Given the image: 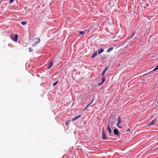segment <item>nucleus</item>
I'll use <instances>...</instances> for the list:
<instances>
[{"instance_id": "f257e3e1", "label": "nucleus", "mask_w": 158, "mask_h": 158, "mask_svg": "<svg viewBox=\"0 0 158 158\" xmlns=\"http://www.w3.org/2000/svg\"><path fill=\"white\" fill-rule=\"evenodd\" d=\"M10 38L15 42H17L18 38V35L17 34H11L10 35Z\"/></svg>"}, {"instance_id": "f03ea898", "label": "nucleus", "mask_w": 158, "mask_h": 158, "mask_svg": "<svg viewBox=\"0 0 158 158\" xmlns=\"http://www.w3.org/2000/svg\"><path fill=\"white\" fill-rule=\"evenodd\" d=\"M118 121L116 124V126H117L119 128H122L123 127L121 126L122 122L121 120V118L118 117Z\"/></svg>"}, {"instance_id": "7ed1b4c3", "label": "nucleus", "mask_w": 158, "mask_h": 158, "mask_svg": "<svg viewBox=\"0 0 158 158\" xmlns=\"http://www.w3.org/2000/svg\"><path fill=\"white\" fill-rule=\"evenodd\" d=\"M102 138L103 139H107V136L105 133L104 131V129L102 130Z\"/></svg>"}, {"instance_id": "20e7f679", "label": "nucleus", "mask_w": 158, "mask_h": 158, "mask_svg": "<svg viewBox=\"0 0 158 158\" xmlns=\"http://www.w3.org/2000/svg\"><path fill=\"white\" fill-rule=\"evenodd\" d=\"M35 40H36V42H35L32 45V46H36L37 44L39 43L40 41V39L39 38H36Z\"/></svg>"}, {"instance_id": "39448f33", "label": "nucleus", "mask_w": 158, "mask_h": 158, "mask_svg": "<svg viewBox=\"0 0 158 158\" xmlns=\"http://www.w3.org/2000/svg\"><path fill=\"white\" fill-rule=\"evenodd\" d=\"M105 81V76H103V77H102L101 82L98 84V85L100 86L102 84L104 83Z\"/></svg>"}, {"instance_id": "423d86ee", "label": "nucleus", "mask_w": 158, "mask_h": 158, "mask_svg": "<svg viewBox=\"0 0 158 158\" xmlns=\"http://www.w3.org/2000/svg\"><path fill=\"white\" fill-rule=\"evenodd\" d=\"M119 132L117 129H114V133L115 135H118Z\"/></svg>"}, {"instance_id": "0eeeda50", "label": "nucleus", "mask_w": 158, "mask_h": 158, "mask_svg": "<svg viewBox=\"0 0 158 158\" xmlns=\"http://www.w3.org/2000/svg\"><path fill=\"white\" fill-rule=\"evenodd\" d=\"M155 121V120L154 119V120L152 121L150 123H148V126H151V125H154V124L155 123V122H154Z\"/></svg>"}, {"instance_id": "6e6552de", "label": "nucleus", "mask_w": 158, "mask_h": 158, "mask_svg": "<svg viewBox=\"0 0 158 158\" xmlns=\"http://www.w3.org/2000/svg\"><path fill=\"white\" fill-rule=\"evenodd\" d=\"M53 64V61H52L49 64V66L48 68V69H50L51 67L52 66Z\"/></svg>"}, {"instance_id": "1a4fd4ad", "label": "nucleus", "mask_w": 158, "mask_h": 158, "mask_svg": "<svg viewBox=\"0 0 158 158\" xmlns=\"http://www.w3.org/2000/svg\"><path fill=\"white\" fill-rule=\"evenodd\" d=\"M81 117V115H79L78 116H76L75 118H73L72 120L73 121H74L77 119L78 118H79Z\"/></svg>"}, {"instance_id": "9d476101", "label": "nucleus", "mask_w": 158, "mask_h": 158, "mask_svg": "<svg viewBox=\"0 0 158 158\" xmlns=\"http://www.w3.org/2000/svg\"><path fill=\"white\" fill-rule=\"evenodd\" d=\"M107 129L109 131V134H110L111 132V131L109 124H108V125Z\"/></svg>"}, {"instance_id": "9b49d317", "label": "nucleus", "mask_w": 158, "mask_h": 158, "mask_svg": "<svg viewBox=\"0 0 158 158\" xmlns=\"http://www.w3.org/2000/svg\"><path fill=\"white\" fill-rule=\"evenodd\" d=\"M97 55V52H94L91 58L92 59L94 58Z\"/></svg>"}, {"instance_id": "f8f14e48", "label": "nucleus", "mask_w": 158, "mask_h": 158, "mask_svg": "<svg viewBox=\"0 0 158 158\" xmlns=\"http://www.w3.org/2000/svg\"><path fill=\"white\" fill-rule=\"evenodd\" d=\"M113 49V47H111L109 48H108L106 51V52L107 53H109L111 51H112Z\"/></svg>"}, {"instance_id": "ddd939ff", "label": "nucleus", "mask_w": 158, "mask_h": 158, "mask_svg": "<svg viewBox=\"0 0 158 158\" xmlns=\"http://www.w3.org/2000/svg\"><path fill=\"white\" fill-rule=\"evenodd\" d=\"M104 49L102 48H100L98 51V53L100 54V53L104 51Z\"/></svg>"}, {"instance_id": "4468645a", "label": "nucleus", "mask_w": 158, "mask_h": 158, "mask_svg": "<svg viewBox=\"0 0 158 158\" xmlns=\"http://www.w3.org/2000/svg\"><path fill=\"white\" fill-rule=\"evenodd\" d=\"M108 68V67H107L102 72V77H103V76H104V74L105 73V72L106 71V70Z\"/></svg>"}, {"instance_id": "2eb2a0df", "label": "nucleus", "mask_w": 158, "mask_h": 158, "mask_svg": "<svg viewBox=\"0 0 158 158\" xmlns=\"http://www.w3.org/2000/svg\"><path fill=\"white\" fill-rule=\"evenodd\" d=\"M94 98H93V99H92V101L91 102V103H90L88 105L86 106V108L88 107V106H89L90 104H91V103H92V102H93V100H94Z\"/></svg>"}, {"instance_id": "dca6fc26", "label": "nucleus", "mask_w": 158, "mask_h": 158, "mask_svg": "<svg viewBox=\"0 0 158 158\" xmlns=\"http://www.w3.org/2000/svg\"><path fill=\"white\" fill-rule=\"evenodd\" d=\"M21 24L23 25H26L27 23L24 21H22L21 23Z\"/></svg>"}, {"instance_id": "f3484780", "label": "nucleus", "mask_w": 158, "mask_h": 158, "mask_svg": "<svg viewBox=\"0 0 158 158\" xmlns=\"http://www.w3.org/2000/svg\"><path fill=\"white\" fill-rule=\"evenodd\" d=\"M79 33L80 35H81L84 34L85 33V32L84 31H79Z\"/></svg>"}, {"instance_id": "a211bd4d", "label": "nucleus", "mask_w": 158, "mask_h": 158, "mask_svg": "<svg viewBox=\"0 0 158 158\" xmlns=\"http://www.w3.org/2000/svg\"><path fill=\"white\" fill-rule=\"evenodd\" d=\"M58 82V81H56L55 83H54L53 84V85L54 86H55L56 84Z\"/></svg>"}, {"instance_id": "6ab92c4d", "label": "nucleus", "mask_w": 158, "mask_h": 158, "mask_svg": "<svg viewBox=\"0 0 158 158\" xmlns=\"http://www.w3.org/2000/svg\"><path fill=\"white\" fill-rule=\"evenodd\" d=\"M29 50L30 52H31L33 51L32 49L31 48H29Z\"/></svg>"}, {"instance_id": "aec40b11", "label": "nucleus", "mask_w": 158, "mask_h": 158, "mask_svg": "<svg viewBox=\"0 0 158 158\" xmlns=\"http://www.w3.org/2000/svg\"><path fill=\"white\" fill-rule=\"evenodd\" d=\"M15 0H10V3H12Z\"/></svg>"}, {"instance_id": "412c9836", "label": "nucleus", "mask_w": 158, "mask_h": 158, "mask_svg": "<svg viewBox=\"0 0 158 158\" xmlns=\"http://www.w3.org/2000/svg\"><path fill=\"white\" fill-rule=\"evenodd\" d=\"M69 122V121H68L66 123H65V125L67 126L68 125V123Z\"/></svg>"}, {"instance_id": "4be33fe9", "label": "nucleus", "mask_w": 158, "mask_h": 158, "mask_svg": "<svg viewBox=\"0 0 158 158\" xmlns=\"http://www.w3.org/2000/svg\"><path fill=\"white\" fill-rule=\"evenodd\" d=\"M130 130V129L129 128L127 130V131H128Z\"/></svg>"}]
</instances>
